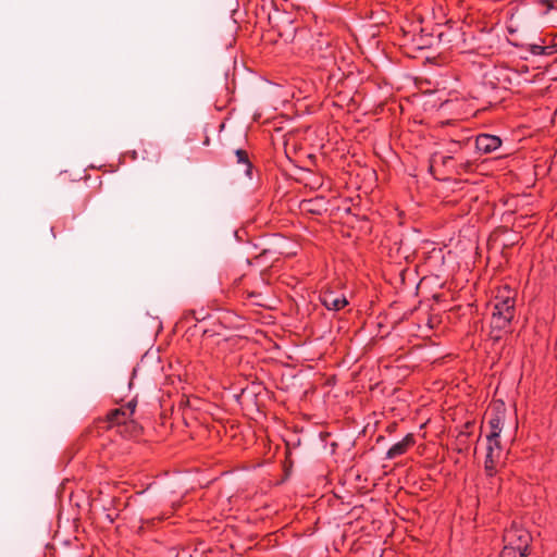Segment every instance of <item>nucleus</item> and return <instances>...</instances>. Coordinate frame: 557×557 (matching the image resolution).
<instances>
[{"label": "nucleus", "mask_w": 557, "mask_h": 557, "mask_svg": "<svg viewBox=\"0 0 557 557\" xmlns=\"http://www.w3.org/2000/svg\"><path fill=\"white\" fill-rule=\"evenodd\" d=\"M416 438L412 433H408L401 441L395 443L386 453V459H395L405 455L413 445Z\"/></svg>", "instance_id": "8"}, {"label": "nucleus", "mask_w": 557, "mask_h": 557, "mask_svg": "<svg viewBox=\"0 0 557 557\" xmlns=\"http://www.w3.org/2000/svg\"><path fill=\"white\" fill-rule=\"evenodd\" d=\"M488 426H490V433L486 435V437H492V438L499 437L502 429H503L502 418L497 414L492 417L488 420Z\"/></svg>", "instance_id": "11"}, {"label": "nucleus", "mask_w": 557, "mask_h": 557, "mask_svg": "<svg viewBox=\"0 0 557 557\" xmlns=\"http://www.w3.org/2000/svg\"><path fill=\"white\" fill-rule=\"evenodd\" d=\"M235 154H236V158H237V162L238 163H243L246 166L245 173L248 176H251L252 164L249 161L247 151L243 150V149H237Z\"/></svg>", "instance_id": "12"}, {"label": "nucleus", "mask_w": 557, "mask_h": 557, "mask_svg": "<svg viewBox=\"0 0 557 557\" xmlns=\"http://www.w3.org/2000/svg\"><path fill=\"white\" fill-rule=\"evenodd\" d=\"M320 300L327 310L334 311H338L348 305V300L343 293L330 288L321 292Z\"/></svg>", "instance_id": "5"}, {"label": "nucleus", "mask_w": 557, "mask_h": 557, "mask_svg": "<svg viewBox=\"0 0 557 557\" xmlns=\"http://www.w3.org/2000/svg\"><path fill=\"white\" fill-rule=\"evenodd\" d=\"M555 357L557 359V338H556V343H555Z\"/></svg>", "instance_id": "16"}, {"label": "nucleus", "mask_w": 557, "mask_h": 557, "mask_svg": "<svg viewBox=\"0 0 557 557\" xmlns=\"http://www.w3.org/2000/svg\"><path fill=\"white\" fill-rule=\"evenodd\" d=\"M137 401L135 399L129 400L126 405L110 410L106 418L98 419L96 421L99 429H111L113 426H125L129 430L131 435H137L139 428L133 420Z\"/></svg>", "instance_id": "2"}, {"label": "nucleus", "mask_w": 557, "mask_h": 557, "mask_svg": "<svg viewBox=\"0 0 557 557\" xmlns=\"http://www.w3.org/2000/svg\"><path fill=\"white\" fill-rule=\"evenodd\" d=\"M188 314H191V315H193V318H194L195 320H197V321H198V320H200V319H203V318H205V317H202V318H198V317H196L195 311H191V312H189Z\"/></svg>", "instance_id": "14"}, {"label": "nucleus", "mask_w": 557, "mask_h": 557, "mask_svg": "<svg viewBox=\"0 0 557 557\" xmlns=\"http://www.w3.org/2000/svg\"><path fill=\"white\" fill-rule=\"evenodd\" d=\"M251 277L249 275H242L233 280L231 289L234 295L247 296V298H259L261 293L249 288V282Z\"/></svg>", "instance_id": "6"}, {"label": "nucleus", "mask_w": 557, "mask_h": 557, "mask_svg": "<svg viewBox=\"0 0 557 557\" xmlns=\"http://www.w3.org/2000/svg\"><path fill=\"white\" fill-rule=\"evenodd\" d=\"M528 554L518 552L513 549L511 546H505L500 553V557H527Z\"/></svg>", "instance_id": "13"}, {"label": "nucleus", "mask_w": 557, "mask_h": 557, "mask_svg": "<svg viewBox=\"0 0 557 557\" xmlns=\"http://www.w3.org/2000/svg\"><path fill=\"white\" fill-rule=\"evenodd\" d=\"M470 147H471V143L469 139L463 140V141L451 140L447 147V152L449 154L441 157L442 163L444 165H446L447 162L454 158L451 154H458L461 150H465Z\"/></svg>", "instance_id": "10"}, {"label": "nucleus", "mask_w": 557, "mask_h": 557, "mask_svg": "<svg viewBox=\"0 0 557 557\" xmlns=\"http://www.w3.org/2000/svg\"><path fill=\"white\" fill-rule=\"evenodd\" d=\"M253 278H255V281H257L258 283H262V282H263L261 277L255 276Z\"/></svg>", "instance_id": "15"}, {"label": "nucleus", "mask_w": 557, "mask_h": 557, "mask_svg": "<svg viewBox=\"0 0 557 557\" xmlns=\"http://www.w3.org/2000/svg\"><path fill=\"white\" fill-rule=\"evenodd\" d=\"M505 546H511L513 549L528 554L531 543L529 531L523 528L511 525L504 533Z\"/></svg>", "instance_id": "3"}, {"label": "nucleus", "mask_w": 557, "mask_h": 557, "mask_svg": "<svg viewBox=\"0 0 557 557\" xmlns=\"http://www.w3.org/2000/svg\"><path fill=\"white\" fill-rule=\"evenodd\" d=\"M302 211L321 214L325 210V200L323 197H317L314 199H305L300 203Z\"/></svg>", "instance_id": "9"}, {"label": "nucleus", "mask_w": 557, "mask_h": 557, "mask_svg": "<svg viewBox=\"0 0 557 557\" xmlns=\"http://www.w3.org/2000/svg\"><path fill=\"white\" fill-rule=\"evenodd\" d=\"M487 447H486V456L484 461V471L487 476H494L498 471V465L500 462L503 448L500 445L499 437L492 438L486 437Z\"/></svg>", "instance_id": "4"}, {"label": "nucleus", "mask_w": 557, "mask_h": 557, "mask_svg": "<svg viewBox=\"0 0 557 557\" xmlns=\"http://www.w3.org/2000/svg\"><path fill=\"white\" fill-rule=\"evenodd\" d=\"M516 290L509 286L499 288L493 299L492 327L507 329L516 313Z\"/></svg>", "instance_id": "1"}, {"label": "nucleus", "mask_w": 557, "mask_h": 557, "mask_svg": "<svg viewBox=\"0 0 557 557\" xmlns=\"http://www.w3.org/2000/svg\"><path fill=\"white\" fill-rule=\"evenodd\" d=\"M475 149L481 153H491L497 150L502 140L499 137L490 134H480L474 141Z\"/></svg>", "instance_id": "7"}]
</instances>
